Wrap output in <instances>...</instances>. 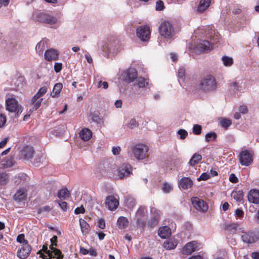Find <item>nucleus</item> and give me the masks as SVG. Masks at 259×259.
<instances>
[{
    "mask_svg": "<svg viewBox=\"0 0 259 259\" xmlns=\"http://www.w3.org/2000/svg\"><path fill=\"white\" fill-rule=\"evenodd\" d=\"M104 166L99 165L96 171V175L99 178L111 175L117 171V175L119 179H123L128 177L132 173V167L127 163H123L121 164L118 168L115 170V165L114 163L108 164L107 162L104 163Z\"/></svg>",
    "mask_w": 259,
    "mask_h": 259,
    "instance_id": "1",
    "label": "nucleus"
},
{
    "mask_svg": "<svg viewBox=\"0 0 259 259\" xmlns=\"http://www.w3.org/2000/svg\"><path fill=\"white\" fill-rule=\"evenodd\" d=\"M6 109L9 112V115L14 117H19L23 110L22 106L13 97L6 99Z\"/></svg>",
    "mask_w": 259,
    "mask_h": 259,
    "instance_id": "2",
    "label": "nucleus"
},
{
    "mask_svg": "<svg viewBox=\"0 0 259 259\" xmlns=\"http://www.w3.org/2000/svg\"><path fill=\"white\" fill-rule=\"evenodd\" d=\"M198 88L204 92L213 91L217 88V82L215 78L211 75H207L199 81Z\"/></svg>",
    "mask_w": 259,
    "mask_h": 259,
    "instance_id": "3",
    "label": "nucleus"
},
{
    "mask_svg": "<svg viewBox=\"0 0 259 259\" xmlns=\"http://www.w3.org/2000/svg\"><path fill=\"white\" fill-rule=\"evenodd\" d=\"M134 157L138 160H142L149 157V148L147 145L138 143L131 147Z\"/></svg>",
    "mask_w": 259,
    "mask_h": 259,
    "instance_id": "4",
    "label": "nucleus"
},
{
    "mask_svg": "<svg viewBox=\"0 0 259 259\" xmlns=\"http://www.w3.org/2000/svg\"><path fill=\"white\" fill-rule=\"evenodd\" d=\"M147 210L145 206H140L136 212L134 220L137 227L144 229L147 223Z\"/></svg>",
    "mask_w": 259,
    "mask_h": 259,
    "instance_id": "5",
    "label": "nucleus"
},
{
    "mask_svg": "<svg viewBox=\"0 0 259 259\" xmlns=\"http://www.w3.org/2000/svg\"><path fill=\"white\" fill-rule=\"evenodd\" d=\"M160 35L167 40L174 38L175 31L173 26L170 22L164 21L161 23L159 28Z\"/></svg>",
    "mask_w": 259,
    "mask_h": 259,
    "instance_id": "6",
    "label": "nucleus"
},
{
    "mask_svg": "<svg viewBox=\"0 0 259 259\" xmlns=\"http://www.w3.org/2000/svg\"><path fill=\"white\" fill-rule=\"evenodd\" d=\"M253 152L251 150H245L241 152L239 160L242 165L248 166L253 161Z\"/></svg>",
    "mask_w": 259,
    "mask_h": 259,
    "instance_id": "7",
    "label": "nucleus"
},
{
    "mask_svg": "<svg viewBox=\"0 0 259 259\" xmlns=\"http://www.w3.org/2000/svg\"><path fill=\"white\" fill-rule=\"evenodd\" d=\"M150 28L147 25L140 26L136 30L137 37L142 41H147L150 38Z\"/></svg>",
    "mask_w": 259,
    "mask_h": 259,
    "instance_id": "8",
    "label": "nucleus"
},
{
    "mask_svg": "<svg viewBox=\"0 0 259 259\" xmlns=\"http://www.w3.org/2000/svg\"><path fill=\"white\" fill-rule=\"evenodd\" d=\"M31 247L28 244V242H26L24 244H22L21 247L17 251V256L21 259H25L29 255L31 251Z\"/></svg>",
    "mask_w": 259,
    "mask_h": 259,
    "instance_id": "9",
    "label": "nucleus"
},
{
    "mask_svg": "<svg viewBox=\"0 0 259 259\" xmlns=\"http://www.w3.org/2000/svg\"><path fill=\"white\" fill-rule=\"evenodd\" d=\"M213 48L212 44L207 40H202L198 45H197L194 50L195 52L203 53H207L211 51Z\"/></svg>",
    "mask_w": 259,
    "mask_h": 259,
    "instance_id": "10",
    "label": "nucleus"
},
{
    "mask_svg": "<svg viewBox=\"0 0 259 259\" xmlns=\"http://www.w3.org/2000/svg\"><path fill=\"white\" fill-rule=\"evenodd\" d=\"M50 249H48L47 245H43L42 250L48 254L49 257L56 256L57 259H62L63 258V255L61 251L54 246H50Z\"/></svg>",
    "mask_w": 259,
    "mask_h": 259,
    "instance_id": "11",
    "label": "nucleus"
},
{
    "mask_svg": "<svg viewBox=\"0 0 259 259\" xmlns=\"http://www.w3.org/2000/svg\"><path fill=\"white\" fill-rule=\"evenodd\" d=\"M191 201L195 209L202 212H205L207 210L208 205L203 200L197 197H192Z\"/></svg>",
    "mask_w": 259,
    "mask_h": 259,
    "instance_id": "12",
    "label": "nucleus"
},
{
    "mask_svg": "<svg viewBox=\"0 0 259 259\" xmlns=\"http://www.w3.org/2000/svg\"><path fill=\"white\" fill-rule=\"evenodd\" d=\"M137 77V71L134 68H130L124 72L123 80L128 83L133 82Z\"/></svg>",
    "mask_w": 259,
    "mask_h": 259,
    "instance_id": "13",
    "label": "nucleus"
},
{
    "mask_svg": "<svg viewBox=\"0 0 259 259\" xmlns=\"http://www.w3.org/2000/svg\"><path fill=\"white\" fill-rule=\"evenodd\" d=\"M241 238L244 243L248 244L253 243L257 240L256 235L252 232H242Z\"/></svg>",
    "mask_w": 259,
    "mask_h": 259,
    "instance_id": "14",
    "label": "nucleus"
},
{
    "mask_svg": "<svg viewBox=\"0 0 259 259\" xmlns=\"http://www.w3.org/2000/svg\"><path fill=\"white\" fill-rule=\"evenodd\" d=\"M59 52L54 49H50L46 51L44 54L45 59L48 61H52L58 59Z\"/></svg>",
    "mask_w": 259,
    "mask_h": 259,
    "instance_id": "15",
    "label": "nucleus"
},
{
    "mask_svg": "<svg viewBox=\"0 0 259 259\" xmlns=\"http://www.w3.org/2000/svg\"><path fill=\"white\" fill-rule=\"evenodd\" d=\"M34 152V149L32 146H26L23 148L21 151V156L24 159L28 160L32 158Z\"/></svg>",
    "mask_w": 259,
    "mask_h": 259,
    "instance_id": "16",
    "label": "nucleus"
},
{
    "mask_svg": "<svg viewBox=\"0 0 259 259\" xmlns=\"http://www.w3.org/2000/svg\"><path fill=\"white\" fill-rule=\"evenodd\" d=\"M249 202L256 204H259V190L256 189L251 190L247 196Z\"/></svg>",
    "mask_w": 259,
    "mask_h": 259,
    "instance_id": "17",
    "label": "nucleus"
},
{
    "mask_svg": "<svg viewBox=\"0 0 259 259\" xmlns=\"http://www.w3.org/2000/svg\"><path fill=\"white\" fill-rule=\"evenodd\" d=\"M105 204L109 209L112 210L117 207L119 202L114 196H109L107 197Z\"/></svg>",
    "mask_w": 259,
    "mask_h": 259,
    "instance_id": "18",
    "label": "nucleus"
},
{
    "mask_svg": "<svg viewBox=\"0 0 259 259\" xmlns=\"http://www.w3.org/2000/svg\"><path fill=\"white\" fill-rule=\"evenodd\" d=\"M197 242L193 241L187 243L183 248L184 253L189 255L196 250Z\"/></svg>",
    "mask_w": 259,
    "mask_h": 259,
    "instance_id": "19",
    "label": "nucleus"
},
{
    "mask_svg": "<svg viewBox=\"0 0 259 259\" xmlns=\"http://www.w3.org/2000/svg\"><path fill=\"white\" fill-rule=\"evenodd\" d=\"M171 233L170 228L166 226L160 227L158 232L159 236L162 239L168 238L170 236Z\"/></svg>",
    "mask_w": 259,
    "mask_h": 259,
    "instance_id": "20",
    "label": "nucleus"
},
{
    "mask_svg": "<svg viewBox=\"0 0 259 259\" xmlns=\"http://www.w3.org/2000/svg\"><path fill=\"white\" fill-rule=\"evenodd\" d=\"M48 42L47 39L44 38L36 45L35 49L39 55L42 54L44 50L48 47Z\"/></svg>",
    "mask_w": 259,
    "mask_h": 259,
    "instance_id": "21",
    "label": "nucleus"
},
{
    "mask_svg": "<svg viewBox=\"0 0 259 259\" xmlns=\"http://www.w3.org/2000/svg\"><path fill=\"white\" fill-rule=\"evenodd\" d=\"M180 187L183 189H187L193 185V181L190 178L184 177L180 181Z\"/></svg>",
    "mask_w": 259,
    "mask_h": 259,
    "instance_id": "22",
    "label": "nucleus"
},
{
    "mask_svg": "<svg viewBox=\"0 0 259 259\" xmlns=\"http://www.w3.org/2000/svg\"><path fill=\"white\" fill-rule=\"evenodd\" d=\"M239 224L238 223H229L226 224L225 229L229 234H234L236 233Z\"/></svg>",
    "mask_w": 259,
    "mask_h": 259,
    "instance_id": "23",
    "label": "nucleus"
},
{
    "mask_svg": "<svg viewBox=\"0 0 259 259\" xmlns=\"http://www.w3.org/2000/svg\"><path fill=\"white\" fill-rule=\"evenodd\" d=\"M178 244V240L175 238H170L164 241L163 247L167 250H171L176 248Z\"/></svg>",
    "mask_w": 259,
    "mask_h": 259,
    "instance_id": "24",
    "label": "nucleus"
},
{
    "mask_svg": "<svg viewBox=\"0 0 259 259\" xmlns=\"http://www.w3.org/2000/svg\"><path fill=\"white\" fill-rule=\"evenodd\" d=\"M92 136V131L87 128H83L79 133V137L84 141L89 140Z\"/></svg>",
    "mask_w": 259,
    "mask_h": 259,
    "instance_id": "25",
    "label": "nucleus"
},
{
    "mask_svg": "<svg viewBox=\"0 0 259 259\" xmlns=\"http://www.w3.org/2000/svg\"><path fill=\"white\" fill-rule=\"evenodd\" d=\"M79 222L82 233L85 235L88 234L90 230L89 225L82 219H80Z\"/></svg>",
    "mask_w": 259,
    "mask_h": 259,
    "instance_id": "26",
    "label": "nucleus"
},
{
    "mask_svg": "<svg viewBox=\"0 0 259 259\" xmlns=\"http://www.w3.org/2000/svg\"><path fill=\"white\" fill-rule=\"evenodd\" d=\"M9 174L6 172H0V188L6 185L9 182Z\"/></svg>",
    "mask_w": 259,
    "mask_h": 259,
    "instance_id": "27",
    "label": "nucleus"
},
{
    "mask_svg": "<svg viewBox=\"0 0 259 259\" xmlns=\"http://www.w3.org/2000/svg\"><path fill=\"white\" fill-rule=\"evenodd\" d=\"M210 2L211 0H200L197 11L201 13L204 11L209 6Z\"/></svg>",
    "mask_w": 259,
    "mask_h": 259,
    "instance_id": "28",
    "label": "nucleus"
},
{
    "mask_svg": "<svg viewBox=\"0 0 259 259\" xmlns=\"http://www.w3.org/2000/svg\"><path fill=\"white\" fill-rule=\"evenodd\" d=\"M70 192L68 190L67 188H63L59 190L57 193V196L60 199H66L70 196Z\"/></svg>",
    "mask_w": 259,
    "mask_h": 259,
    "instance_id": "29",
    "label": "nucleus"
},
{
    "mask_svg": "<svg viewBox=\"0 0 259 259\" xmlns=\"http://www.w3.org/2000/svg\"><path fill=\"white\" fill-rule=\"evenodd\" d=\"M2 166L4 168H7L12 167L14 164V159L11 157H7L5 159L2 160Z\"/></svg>",
    "mask_w": 259,
    "mask_h": 259,
    "instance_id": "30",
    "label": "nucleus"
},
{
    "mask_svg": "<svg viewBox=\"0 0 259 259\" xmlns=\"http://www.w3.org/2000/svg\"><path fill=\"white\" fill-rule=\"evenodd\" d=\"M26 197V191L24 189L19 190L14 195V199L18 201H21L25 199Z\"/></svg>",
    "mask_w": 259,
    "mask_h": 259,
    "instance_id": "31",
    "label": "nucleus"
},
{
    "mask_svg": "<svg viewBox=\"0 0 259 259\" xmlns=\"http://www.w3.org/2000/svg\"><path fill=\"white\" fill-rule=\"evenodd\" d=\"M219 122L221 127L226 130L227 129L232 123L231 119L222 117L219 118Z\"/></svg>",
    "mask_w": 259,
    "mask_h": 259,
    "instance_id": "32",
    "label": "nucleus"
},
{
    "mask_svg": "<svg viewBox=\"0 0 259 259\" xmlns=\"http://www.w3.org/2000/svg\"><path fill=\"white\" fill-rule=\"evenodd\" d=\"M117 225L120 229H124L128 226V220L124 217H120L117 220Z\"/></svg>",
    "mask_w": 259,
    "mask_h": 259,
    "instance_id": "33",
    "label": "nucleus"
},
{
    "mask_svg": "<svg viewBox=\"0 0 259 259\" xmlns=\"http://www.w3.org/2000/svg\"><path fill=\"white\" fill-rule=\"evenodd\" d=\"M124 204L129 209H132L134 208L136 204L135 199L131 196H126L124 200Z\"/></svg>",
    "mask_w": 259,
    "mask_h": 259,
    "instance_id": "34",
    "label": "nucleus"
},
{
    "mask_svg": "<svg viewBox=\"0 0 259 259\" xmlns=\"http://www.w3.org/2000/svg\"><path fill=\"white\" fill-rule=\"evenodd\" d=\"M202 159V156L198 153H195L190 159L189 164L191 166H194Z\"/></svg>",
    "mask_w": 259,
    "mask_h": 259,
    "instance_id": "35",
    "label": "nucleus"
},
{
    "mask_svg": "<svg viewBox=\"0 0 259 259\" xmlns=\"http://www.w3.org/2000/svg\"><path fill=\"white\" fill-rule=\"evenodd\" d=\"M231 197L236 201L240 202L243 199V192L241 190L233 191Z\"/></svg>",
    "mask_w": 259,
    "mask_h": 259,
    "instance_id": "36",
    "label": "nucleus"
},
{
    "mask_svg": "<svg viewBox=\"0 0 259 259\" xmlns=\"http://www.w3.org/2000/svg\"><path fill=\"white\" fill-rule=\"evenodd\" d=\"M63 88L62 84L61 83H57L54 86L51 96L53 98L59 95L61 91Z\"/></svg>",
    "mask_w": 259,
    "mask_h": 259,
    "instance_id": "37",
    "label": "nucleus"
},
{
    "mask_svg": "<svg viewBox=\"0 0 259 259\" xmlns=\"http://www.w3.org/2000/svg\"><path fill=\"white\" fill-rule=\"evenodd\" d=\"M48 13L44 12H39L34 14L35 19L41 23H44Z\"/></svg>",
    "mask_w": 259,
    "mask_h": 259,
    "instance_id": "38",
    "label": "nucleus"
},
{
    "mask_svg": "<svg viewBox=\"0 0 259 259\" xmlns=\"http://www.w3.org/2000/svg\"><path fill=\"white\" fill-rule=\"evenodd\" d=\"M57 21L58 19L56 17L48 13L44 23L48 24H55Z\"/></svg>",
    "mask_w": 259,
    "mask_h": 259,
    "instance_id": "39",
    "label": "nucleus"
},
{
    "mask_svg": "<svg viewBox=\"0 0 259 259\" xmlns=\"http://www.w3.org/2000/svg\"><path fill=\"white\" fill-rule=\"evenodd\" d=\"M57 21L58 19L56 17L48 13L44 23L48 24H55Z\"/></svg>",
    "mask_w": 259,
    "mask_h": 259,
    "instance_id": "40",
    "label": "nucleus"
},
{
    "mask_svg": "<svg viewBox=\"0 0 259 259\" xmlns=\"http://www.w3.org/2000/svg\"><path fill=\"white\" fill-rule=\"evenodd\" d=\"M222 60L224 66L226 67L231 66L234 63L233 59L227 56H224L222 58Z\"/></svg>",
    "mask_w": 259,
    "mask_h": 259,
    "instance_id": "41",
    "label": "nucleus"
},
{
    "mask_svg": "<svg viewBox=\"0 0 259 259\" xmlns=\"http://www.w3.org/2000/svg\"><path fill=\"white\" fill-rule=\"evenodd\" d=\"M229 88L230 90L239 92L240 93L241 92L242 87L237 81H234L231 83L229 84Z\"/></svg>",
    "mask_w": 259,
    "mask_h": 259,
    "instance_id": "42",
    "label": "nucleus"
},
{
    "mask_svg": "<svg viewBox=\"0 0 259 259\" xmlns=\"http://www.w3.org/2000/svg\"><path fill=\"white\" fill-rule=\"evenodd\" d=\"M217 135L215 132H211L207 133L205 136V140L207 142H210L211 140H215L217 139Z\"/></svg>",
    "mask_w": 259,
    "mask_h": 259,
    "instance_id": "43",
    "label": "nucleus"
},
{
    "mask_svg": "<svg viewBox=\"0 0 259 259\" xmlns=\"http://www.w3.org/2000/svg\"><path fill=\"white\" fill-rule=\"evenodd\" d=\"M151 217L158 219H160V211L154 207H151L150 209Z\"/></svg>",
    "mask_w": 259,
    "mask_h": 259,
    "instance_id": "44",
    "label": "nucleus"
},
{
    "mask_svg": "<svg viewBox=\"0 0 259 259\" xmlns=\"http://www.w3.org/2000/svg\"><path fill=\"white\" fill-rule=\"evenodd\" d=\"M202 126L199 124H194L192 128V132L194 135H199L201 133Z\"/></svg>",
    "mask_w": 259,
    "mask_h": 259,
    "instance_id": "45",
    "label": "nucleus"
},
{
    "mask_svg": "<svg viewBox=\"0 0 259 259\" xmlns=\"http://www.w3.org/2000/svg\"><path fill=\"white\" fill-rule=\"evenodd\" d=\"M159 220L151 217L150 219L148 222V225L151 228L155 227L158 223Z\"/></svg>",
    "mask_w": 259,
    "mask_h": 259,
    "instance_id": "46",
    "label": "nucleus"
},
{
    "mask_svg": "<svg viewBox=\"0 0 259 259\" xmlns=\"http://www.w3.org/2000/svg\"><path fill=\"white\" fill-rule=\"evenodd\" d=\"M42 100V99H38L37 100H35V101L31 100V102L33 104V110H36L40 107Z\"/></svg>",
    "mask_w": 259,
    "mask_h": 259,
    "instance_id": "47",
    "label": "nucleus"
},
{
    "mask_svg": "<svg viewBox=\"0 0 259 259\" xmlns=\"http://www.w3.org/2000/svg\"><path fill=\"white\" fill-rule=\"evenodd\" d=\"M177 134L180 135V139L181 140H184L186 139L188 135L187 131L184 129H180L177 132Z\"/></svg>",
    "mask_w": 259,
    "mask_h": 259,
    "instance_id": "48",
    "label": "nucleus"
},
{
    "mask_svg": "<svg viewBox=\"0 0 259 259\" xmlns=\"http://www.w3.org/2000/svg\"><path fill=\"white\" fill-rule=\"evenodd\" d=\"M148 84V82L143 77H139L137 80V84L139 88H144Z\"/></svg>",
    "mask_w": 259,
    "mask_h": 259,
    "instance_id": "49",
    "label": "nucleus"
},
{
    "mask_svg": "<svg viewBox=\"0 0 259 259\" xmlns=\"http://www.w3.org/2000/svg\"><path fill=\"white\" fill-rule=\"evenodd\" d=\"M172 190V187L171 185L168 183H164L162 187V190L163 192L168 193Z\"/></svg>",
    "mask_w": 259,
    "mask_h": 259,
    "instance_id": "50",
    "label": "nucleus"
},
{
    "mask_svg": "<svg viewBox=\"0 0 259 259\" xmlns=\"http://www.w3.org/2000/svg\"><path fill=\"white\" fill-rule=\"evenodd\" d=\"M139 123L135 119H132L130 120L129 122L127 124V126L130 128H134L137 126H138Z\"/></svg>",
    "mask_w": 259,
    "mask_h": 259,
    "instance_id": "51",
    "label": "nucleus"
},
{
    "mask_svg": "<svg viewBox=\"0 0 259 259\" xmlns=\"http://www.w3.org/2000/svg\"><path fill=\"white\" fill-rule=\"evenodd\" d=\"M210 178V174L207 172L202 173L200 176L197 178L198 181H206Z\"/></svg>",
    "mask_w": 259,
    "mask_h": 259,
    "instance_id": "52",
    "label": "nucleus"
},
{
    "mask_svg": "<svg viewBox=\"0 0 259 259\" xmlns=\"http://www.w3.org/2000/svg\"><path fill=\"white\" fill-rule=\"evenodd\" d=\"M185 70L183 67H181L179 68L178 72V76L179 78L182 79L183 80L185 78Z\"/></svg>",
    "mask_w": 259,
    "mask_h": 259,
    "instance_id": "53",
    "label": "nucleus"
},
{
    "mask_svg": "<svg viewBox=\"0 0 259 259\" xmlns=\"http://www.w3.org/2000/svg\"><path fill=\"white\" fill-rule=\"evenodd\" d=\"M17 241L22 244H24L26 242H28L27 240L25 239V236L23 234H21L18 235L17 237Z\"/></svg>",
    "mask_w": 259,
    "mask_h": 259,
    "instance_id": "54",
    "label": "nucleus"
},
{
    "mask_svg": "<svg viewBox=\"0 0 259 259\" xmlns=\"http://www.w3.org/2000/svg\"><path fill=\"white\" fill-rule=\"evenodd\" d=\"M52 209V207H51L49 206H44L43 207H40L38 209V212L41 213L43 212H49L51 209Z\"/></svg>",
    "mask_w": 259,
    "mask_h": 259,
    "instance_id": "55",
    "label": "nucleus"
},
{
    "mask_svg": "<svg viewBox=\"0 0 259 259\" xmlns=\"http://www.w3.org/2000/svg\"><path fill=\"white\" fill-rule=\"evenodd\" d=\"M97 87L98 88L102 87L104 89H107L108 87V83L106 81H99L98 82Z\"/></svg>",
    "mask_w": 259,
    "mask_h": 259,
    "instance_id": "56",
    "label": "nucleus"
},
{
    "mask_svg": "<svg viewBox=\"0 0 259 259\" xmlns=\"http://www.w3.org/2000/svg\"><path fill=\"white\" fill-rule=\"evenodd\" d=\"M62 68V64L61 63L56 62L54 64V70L56 72H59Z\"/></svg>",
    "mask_w": 259,
    "mask_h": 259,
    "instance_id": "57",
    "label": "nucleus"
},
{
    "mask_svg": "<svg viewBox=\"0 0 259 259\" xmlns=\"http://www.w3.org/2000/svg\"><path fill=\"white\" fill-rule=\"evenodd\" d=\"M163 8V3L162 1L159 0L156 2V10L161 11Z\"/></svg>",
    "mask_w": 259,
    "mask_h": 259,
    "instance_id": "58",
    "label": "nucleus"
},
{
    "mask_svg": "<svg viewBox=\"0 0 259 259\" xmlns=\"http://www.w3.org/2000/svg\"><path fill=\"white\" fill-rule=\"evenodd\" d=\"M58 204L60 207L62 208L63 211H66L67 209V203L65 201H60L58 202Z\"/></svg>",
    "mask_w": 259,
    "mask_h": 259,
    "instance_id": "59",
    "label": "nucleus"
},
{
    "mask_svg": "<svg viewBox=\"0 0 259 259\" xmlns=\"http://www.w3.org/2000/svg\"><path fill=\"white\" fill-rule=\"evenodd\" d=\"M121 148L119 146L113 147L112 149V152L113 155H117L120 153Z\"/></svg>",
    "mask_w": 259,
    "mask_h": 259,
    "instance_id": "60",
    "label": "nucleus"
},
{
    "mask_svg": "<svg viewBox=\"0 0 259 259\" xmlns=\"http://www.w3.org/2000/svg\"><path fill=\"white\" fill-rule=\"evenodd\" d=\"M229 180L233 183H236L238 181V178L234 174H231L229 177Z\"/></svg>",
    "mask_w": 259,
    "mask_h": 259,
    "instance_id": "61",
    "label": "nucleus"
},
{
    "mask_svg": "<svg viewBox=\"0 0 259 259\" xmlns=\"http://www.w3.org/2000/svg\"><path fill=\"white\" fill-rule=\"evenodd\" d=\"M48 88L47 87H42L39 89L37 93L40 95V96H42L45 93L47 92Z\"/></svg>",
    "mask_w": 259,
    "mask_h": 259,
    "instance_id": "62",
    "label": "nucleus"
},
{
    "mask_svg": "<svg viewBox=\"0 0 259 259\" xmlns=\"http://www.w3.org/2000/svg\"><path fill=\"white\" fill-rule=\"evenodd\" d=\"M98 227L101 229H104L105 228V222L104 219H101L98 222Z\"/></svg>",
    "mask_w": 259,
    "mask_h": 259,
    "instance_id": "63",
    "label": "nucleus"
},
{
    "mask_svg": "<svg viewBox=\"0 0 259 259\" xmlns=\"http://www.w3.org/2000/svg\"><path fill=\"white\" fill-rule=\"evenodd\" d=\"M239 111L240 113L245 114L247 112L248 109L245 105H242L239 107Z\"/></svg>",
    "mask_w": 259,
    "mask_h": 259,
    "instance_id": "64",
    "label": "nucleus"
}]
</instances>
